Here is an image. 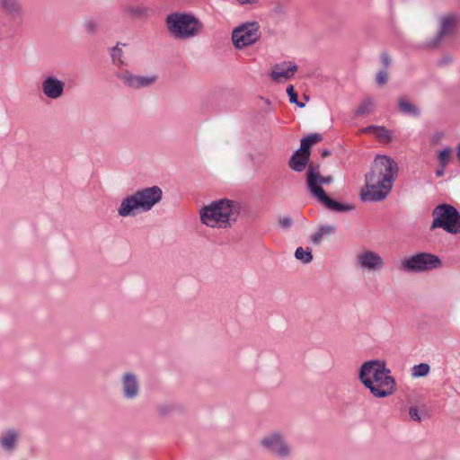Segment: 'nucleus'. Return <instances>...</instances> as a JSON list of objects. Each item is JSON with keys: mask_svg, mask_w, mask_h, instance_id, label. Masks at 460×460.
<instances>
[{"mask_svg": "<svg viewBox=\"0 0 460 460\" xmlns=\"http://www.w3.org/2000/svg\"><path fill=\"white\" fill-rule=\"evenodd\" d=\"M358 378L374 397L386 398L396 391L395 379L384 360L364 362L359 368Z\"/></svg>", "mask_w": 460, "mask_h": 460, "instance_id": "f257e3e1", "label": "nucleus"}, {"mask_svg": "<svg viewBox=\"0 0 460 460\" xmlns=\"http://www.w3.org/2000/svg\"><path fill=\"white\" fill-rule=\"evenodd\" d=\"M241 212L239 202L221 199L212 201L199 210L200 222L209 228L226 229L232 227Z\"/></svg>", "mask_w": 460, "mask_h": 460, "instance_id": "f03ea898", "label": "nucleus"}, {"mask_svg": "<svg viewBox=\"0 0 460 460\" xmlns=\"http://www.w3.org/2000/svg\"><path fill=\"white\" fill-rule=\"evenodd\" d=\"M162 190L152 186L137 190L122 199L118 207V215L121 217H135L138 213L150 211L162 199Z\"/></svg>", "mask_w": 460, "mask_h": 460, "instance_id": "7ed1b4c3", "label": "nucleus"}, {"mask_svg": "<svg viewBox=\"0 0 460 460\" xmlns=\"http://www.w3.org/2000/svg\"><path fill=\"white\" fill-rule=\"evenodd\" d=\"M333 181L331 175L307 174L306 185L312 196L326 208L334 212H348L354 209V206L344 204L331 199L323 190V185Z\"/></svg>", "mask_w": 460, "mask_h": 460, "instance_id": "20e7f679", "label": "nucleus"}, {"mask_svg": "<svg viewBox=\"0 0 460 460\" xmlns=\"http://www.w3.org/2000/svg\"><path fill=\"white\" fill-rule=\"evenodd\" d=\"M395 174H366V184L361 189L360 199L364 202L385 199L392 190Z\"/></svg>", "mask_w": 460, "mask_h": 460, "instance_id": "39448f33", "label": "nucleus"}, {"mask_svg": "<svg viewBox=\"0 0 460 460\" xmlns=\"http://www.w3.org/2000/svg\"><path fill=\"white\" fill-rule=\"evenodd\" d=\"M169 31L178 39L192 38L201 32L202 23L188 13H174L166 18Z\"/></svg>", "mask_w": 460, "mask_h": 460, "instance_id": "423d86ee", "label": "nucleus"}, {"mask_svg": "<svg viewBox=\"0 0 460 460\" xmlns=\"http://www.w3.org/2000/svg\"><path fill=\"white\" fill-rule=\"evenodd\" d=\"M431 215L433 221L430 230L442 228L452 234L460 233V213L454 206L447 203L439 204L434 208Z\"/></svg>", "mask_w": 460, "mask_h": 460, "instance_id": "0eeeda50", "label": "nucleus"}, {"mask_svg": "<svg viewBox=\"0 0 460 460\" xmlns=\"http://www.w3.org/2000/svg\"><path fill=\"white\" fill-rule=\"evenodd\" d=\"M441 266L439 257L429 252H419L404 258L400 269L407 273H420L436 270Z\"/></svg>", "mask_w": 460, "mask_h": 460, "instance_id": "6e6552de", "label": "nucleus"}, {"mask_svg": "<svg viewBox=\"0 0 460 460\" xmlns=\"http://www.w3.org/2000/svg\"><path fill=\"white\" fill-rule=\"evenodd\" d=\"M261 447L276 457L286 459L292 456V447L279 432H271L261 439Z\"/></svg>", "mask_w": 460, "mask_h": 460, "instance_id": "1a4fd4ad", "label": "nucleus"}, {"mask_svg": "<svg viewBox=\"0 0 460 460\" xmlns=\"http://www.w3.org/2000/svg\"><path fill=\"white\" fill-rule=\"evenodd\" d=\"M261 37L257 22H247L236 27L232 33L233 44L243 49L254 44Z\"/></svg>", "mask_w": 460, "mask_h": 460, "instance_id": "9d476101", "label": "nucleus"}, {"mask_svg": "<svg viewBox=\"0 0 460 460\" xmlns=\"http://www.w3.org/2000/svg\"><path fill=\"white\" fill-rule=\"evenodd\" d=\"M322 140L320 134H311L301 139V146L298 150L291 156L289 166L296 172H302L309 159L310 147Z\"/></svg>", "mask_w": 460, "mask_h": 460, "instance_id": "9b49d317", "label": "nucleus"}, {"mask_svg": "<svg viewBox=\"0 0 460 460\" xmlns=\"http://www.w3.org/2000/svg\"><path fill=\"white\" fill-rule=\"evenodd\" d=\"M117 78L122 84L133 90H140L147 88L155 84L158 76L156 75H135L128 70H125L117 74Z\"/></svg>", "mask_w": 460, "mask_h": 460, "instance_id": "f8f14e48", "label": "nucleus"}, {"mask_svg": "<svg viewBox=\"0 0 460 460\" xmlns=\"http://www.w3.org/2000/svg\"><path fill=\"white\" fill-rule=\"evenodd\" d=\"M356 265L362 270L379 271L385 266L384 259L371 250H363L356 254Z\"/></svg>", "mask_w": 460, "mask_h": 460, "instance_id": "ddd939ff", "label": "nucleus"}, {"mask_svg": "<svg viewBox=\"0 0 460 460\" xmlns=\"http://www.w3.org/2000/svg\"><path fill=\"white\" fill-rule=\"evenodd\" d=\"M66 83L54 75L43 77L40 84L42 94L49 100H58L65 93Z\"/></svg>", "mask_w": 460, "mask_h": 460, "instance_id": "4468645a", "label": "nucleus"}, {"mask_svg": "<svg viewBox=\"0 0 460 460\" xmlns=\"http://www.w3.org/2000/svg\"><path fill=\"white\" fill-rule=\"evenodd\" d=\"M298 66L292 61H283L274 65L270 71V78L276 83H282L291 79Z\"/></svg>", "mask_w": 460, "mask_h": 460, "instance_id": "2eb2a0df", "label": "nucleus"}, {"mask_svg": "<svg viewBox=\"0 0 460 460\" xmlns=\"http://www.w3.org/2000/svg\"><path fill=\"white\" fill-rule=\"evenodd\" d=\"M21 431L16 428H8L0 434V448L5 454H13L21 440Z\"/></svg>", "mask_w": 460, "mask_h": 460, "instance_id": "dca6fc26", "label": "nucleus"}, {"mask_svg": "<svg viewBox=\"0 0 460 460\" xmlns=\"http://www.w3.org/2000/svg\"><path fill=\"white\" fill-rule=\"evenodd\" d=\"M140 385L137 376L126 372L121 376V391L124 398L128 400L136 399L139 394Z\"/></svg>", "mask_w": 460, "mask_h": 460, "instance_id": "f3484780", "label": "nucleus"}, {"mask_svg": "<svg viewBox=\"0 0 460 460\" xmlns=\"http://www.w3.org/2000/svg\"><path fill=\"white\" fill-rule=\"evenodd\" d=\"M456 18L454 15H447L440 20V29L433 42L429 46H436L442 39L452 36L455 32Z\"/></svg>", "mask_w": 460, "mask_h": 460, "instance_id": "a211bd4d", "label": "nucleus"}, {"mask_svg": "<svg viewBox=\"0 0 460 460\" xmlns=\"http://www.w3.org/2000/svg\"><path fill=\"white\" fill-rule=\"evenodd\" d=\"M1 8L6 13L11 21H22V7L19 0H0Z\"/></svg>", "mask_w": 460, "mask_h": 460, "instance_id": "6ab92c4d", "label": "nucleus"}, {"mask_svg": "<svg viewBox=\"0 0 460 460\" xmlns=\"http://www.w3.org/2000/svg\"><path fill=\"white\" fill-rule=\"evenodd\" d=\"M373 172H397V164L389 156L377 155L373 163Z\"/></svg>", "mask_w": 460, "mask_h": 460, "instance_id": "aec40b11", "label": "nucleus"}, {"mask_svg": "<svg viewBox=\"0 0 460 460\" xmlns=\"http://www.w3.org/2000/svg\"><path fill=\"white\" fill-rule=\"evenodd\" d=\"M336 233V226L333 225H320L316 227L314 233L310 236V242L314 245H319L323 239L330 237Z\"/></svg>", "mask_w": 460, "mask_h": 460, "instance_id": "412c9836", "label": "nucleus"}, {"mask_svg": "<svg viewBox=\"0 0 460 460\" xmlns=\"http://www.w3.org/2000/svg\"><path fill=\"white\" fill-rule=\"evenodd\" d=\"M362 132L375 135L383 142H390L392 140L391 132L385 127L369 126L362 129Z\"/></svg>", "mask_w": 460, "mask_h": 460, "instance_id": "4be33fe9", "label": "nucleus"}, {"mask_svg": "<svg viewBox=\"0 0 460 460\" xmlns=\"http://www.w3.org/2000/svg\"><path fill=\"white\" fill-rule=\"evenodd\" d=\"M398 108L404 114L411 115L413 117H418L420 115L419 109L405 97H400L398 99Z\"/></svg>", "mask_w": 460, "mask_h": 460, "instance_id": "5701e85b", "label": "nucleus"}, {"mask_svg": "<svg viewBox=\"0 0 460 460\" xmlns=\"http://www.w3.org/2000/svg\"><path fill=\"white\" fill-rule=\"evenodd\" d=\"M453 149L449 146H447L440 150L438 154V160L440 165V170H438L437 172H443L445 167L449 164L452 159Z\"/></svg>", "mask_w": 460, "mask_h": 460, "instance_id": "b1692460", "label": "nucleus"}, {"mask_svg": "<svg viewBox=\"0 0 460 460\" xmlns=\"http://www.w3.org/2000/svg\"><path fill=\"white\" fill-rule=\"evenodd\" d=\"M375 103L374 100L371 97L365 98L358 109L355 111V115L357 116H365L372 112L374 109Z\"/></svg>", "mask_w": 460, "mask_h": 460, "instance_id": "393cba45", "label": "nucleus"}, {"mask_svg": "<svg viewBox=\"0 0 460 460\" xmlns=\"http://www.w3.org/2000/svg\"><path fill=\"white\" fill-rule=\"evenodd\" d=\"M295 258L304 264H308L313 261L312 251L309 247L305 249L303 247H298L295 252Z\"/></svg>", "mask_w": 460, "mask_h": 460, "instance_id": "a878e982", "label": "nucleus"}, {"mask_svg": "<svg viewBox=\"0 0 460 460\" xmlns=\"http://www.w3.org/2000/svg\"><path fill=\"white\" fill-rule=\"evenodd\" d=\"M430 371V367L427 363H420L414 365L411 369V375L414 378L424 377L428 376Z\"/></svg>", "mask_w": 460, "mask_h": 460, "instance_id": "bb28decb", "label": "nucleus"}, {"mask_svg": "<svg viewBox=\"0 0 460 460\" xmlns=\"http://www.w3.org/2000/svg\"><path fill=\"white\" fill-rule=\"evenodd\" d=\"M111 57L112 58V61L114 64L116 65H122L123 64V60H122V57H123V52H122V49L118 45H116L115 47H113L111 51Z\"/></svg>", "mask_w": 460, "mask_h": 460, "instance_id": "cd10ccee", "label": "nucleus"}, {"mask_svg": "<svg viewBox=\"0 0 460 460\" xmlns=\"http://www.w3.org/2000/svg\"><path fill=\"white\" fill-rule=\"evenodd\" d=\"M84 29L87 33H94L98 29V23L93 18H86L83 23Z\"/></svg>", "mask_w": 460, "mask_h": 460, "instance_id": "c85d7f7f", "label": "nucleus"}, {"mask_svg": "<svg viewBox=\"0 0 460 460\" xmlns=\"http://www.w3.org/2000/svg\"><path fill=\"white\" fill-rule=\"evenodd\" d=\"M287 93L288 95L289 96V102L291 103H296L297 106L299 107H304L305 106V103H302V102H298L297 101V94L295 92V89H294V86L293 85H288V88H287Z\"/></svg>", "mask_w": 460, "mask_h": 460, "instance_id": "c756f323", "label": "nucleus"}, {"mask_svg": "<svg viewBox=\"0 0 460 460\" xmlns=\"http://www.w3.org/2000/svg\"><path fill=\"white\" fill-rule=\"evenodd\" d=\"M173 407L170 403H160L157 405V413L160 416H165L172 411Z\"/></svg>", "mask_w": 460, "mask_h": 460, "instance_id": "7c9ffc66", "label": "nucleus"}, {"mask_svg": "<svg viewBox=\"0 0 460 460\" xmlns=\"http://www.w3.org/2000/svg\"><path fill=\"white\" fill-rule=\"evenodd\" d=\"M148 12V8L142 6H137L131 9V13L136 17L146 16Z\"/></svg>", "mask_w": 460, "mask_h": 460, "instance_id": "2f4dec72", "label": "nucleus"}, {"mask_svg": "<svg viewBox=\"0 0 460 460\" xmlns=\"http://www.w3.org/2000/svg\"><path fill=\"white\" fill-rule=\"evenodd\" d=\"M279 224L283 229H289L293 226V220L289 217H281L279 218Z\"/></svg>", "mask_w": 460, "mask_h": 460, "instance_id": "473e14b6", "label": "nucleus"}, {"mask_svg": "<svg viewBox=\"0 0 460 460\" xmlns=\"http://www.w3.org/2000/svg\"><path fill=\"white\" fill-rule=\"evenodd\" d=\"M409 415L410 418L417 422H420L421 420V415L420 414V411L416 406H411L409 408Z\"/></svg>", "mask_w": 460, "mask_h": 460, "instance_id": "72a5a7b5", "label": "nucleus"}, {"mask_svg": "<svg viewBox=\"0 0 460 460\" xmlns=\"http://www.w3.org/2000/svg\"><path fill=\"white\" fill-rule=\"evenodd\" d=\"M388 81V75L385 71H379L376 76V82L379 85H385Z\"/></svg>", "mask_w": 460, "mask_h": 460, "instance_id": "f704fd0d", "label": "nucleus"}, {"mask_svg": "<svg viewBox=\"0 0 460 460\" xmlns=\"http://www.w3.org/2000/svg\"><path fill=\"white\" fill-rule=\"evenodd\" d=\"M381 60H382V63L385 65V66H388L389 63H390V58L388 57V55L386 53H383L381 55Z\"/></svg>", "mask_w": 460, "mask_h": 460, "instance_id": "c9c22d12", "label": "nucleus"}, {"mask_svg": "<svg viewBox=\"0 0 460 460\" xmlns=\"http://www.w3.org/2000/svg\"><path fill=\"white\" fill-rule=\"evenodd\" d=\"M241 4H253L258 2V0H237Z\"/></svg>", "mask_w": 460, "mask_h": 460, "instance_id": "e433bc0d", "label": "nucleus"}, {"mask_svg": "<svg viewBox=\"0 0 460 460\" xmlns=\"http://www.w3.org/2000/svg\"><path fill=\"white\" fill-rule=\"evenodd\" d=\"M452 62L451 57H445L441 61L440 64H449Z\"/></svg>", "mask_w": 460, "mask_h": 460, "instance_id": "4c0bfd02", "label": "nucleus"}, {"mask_svg": "<svg viewBox=\"0 0 460 460\" xmlns=\"http://www.w3.org/2000/svg\"><path fill=\"white\" fill-rule=\"evenodd\" d=\"M456 156L460 162V143L456 146Z\"/></svg>", "mask_w": 460, "mask_h": 460, "instance_id": "58836bf2", "label": "nucleus"}, {"mask_svg": "<svg viewBox=\"0 0 460 460\" xmlns=\"http://www.w3.org/2000/svg\"><path fill=\"white\" fill-rule=\"evenodd\" d=\"M330 155V152H329V151H327V150H325V151H323V156H327V155Z\"/></svg>", "mask_w": 460, "mask_h": 460, "instance_id": "ea45409f", "label": "nucleus"}, {"mask_svg": "<svg viewBox=\"0 0 460 460\" xmlns=\"http://www.w3.org/2000/svg\"><path fill=\"white\" fill-rule=\"evenodd\" d=\"M307 172H310V173L315 172L314 169L312 167V165H310V168Z\"/></svg>", "mask_w": 460, "mask_h": 460, "instance_id": "a19ab883", "label": "nucleus"}]
</instances>
